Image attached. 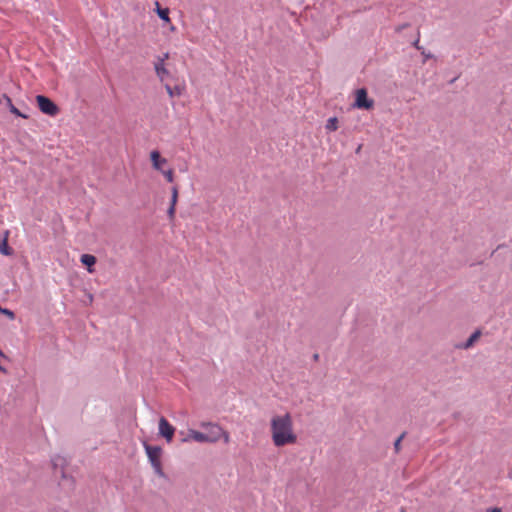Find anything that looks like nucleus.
<instances>
[{
	"label": "nucleus",
	"instance_id": "obj_1",
	"mask_svg": "<svg viewBox=\"0 0 512 512\" xmlns=\"http://www.w3.org/2000/svg\"><path fill=\"white\" fill-rule=\"evenodd\" d=\"M270 426L272 441L276 447L296 442L297 436L293 431V421L289 413L272 417Z\"/></svg>",
	"mask_w": 512,
	"mask_h": 512
},
{
	"label": "nucleus",
	"instance_id": "obj_2",
	"mask_svg": "<svg viewBox=\"0 0 512 512\" xmlns=\"http://www.w3.org/2000/svg\"><path fill=\"white\" fill-rule=\"evenodd\" d=\"M220 439L214 433H203L194 429H189L187 435L182 439V442L187 443L195 441L197 443H215Z\"/></svg>",
	"mask_w": 512,
	"mask_h": 512
},
{
	"label": "nucleus",
	"instance_id": "obj_3",
	"mask_svg": "<svg viewBox=\"0 0 512 512\" xmlns=\"http://www.w3.org/2000/svg\"><path fill=\"white\" fill-rule=\"evenodd\" d=\"M374 106V100L368 98V93L365 88H360L355 92V101L352 105L353 108L357 109H372Z\"/></svg>",
	"mask_w": 512,
	"mask_h": 512
},
{
	"label": "nucleus",
	"instance_id": "obj_4",
	"mask_svg": "<svg viewBox=\"0 0 512 512\" xmlns=\"http://www.w3.org/2000/svg\"><path fill=\"white\" fill-rule=\"evenodd\" d=\"M36 101H37L38 107L42 113L47 114L49 116H54L57 114V112H58L57 105L53 101H51L48 97L43 96V95H37Z\"/></svg>",
	"mask_w": 512,
	"mask_h": 512
},
{
	"label": "nucleus",
	"instance_id": "obj_5",
	"mask_svg": "<svg viewBox=\"0 0 512 512\" xmlns=\"http://www.w3.org/2000/svg\"><path fill=\"white\" fill-rule=\"evenodd\" d=\"M175 428L167 421L165 417H161L158 423V433L166 439L167 442H171L174 436Z\"/></svg>",
	"mask_w": 512,
	"mask_h": 512
},
{
	"label": "nucleus",
	"instance_id": "obj_6",
	"mask_svg": "<svg viewBox=\"0 0 512 512\" xmlns=\"http://www.w3.org/2000/svg\"><path fill=\"white\" fill-rule=\"evenodd\" d=\"M144 447L151 465L160 461L161 448L159 446L145 444Z\"/></svg>",
	"mask_w": 512,
	"mask_h": 512
},
{
	"label": "nucleus",
	"instance_id": "obj_7",
	"mask_svg": "<svg viewBox=\"0 0 512 512\" xmlns=\"http://www.w3.org/2000/svg\"><path fill=\"white\" fill-rule=\"evenodd\" d=\"M154 69L161 82H163L170 75V72L165 67V63H163V59H157V61L154 63Z\"/></svg>",
	"mask_w": 512,
	"mask_h": 512
},
{
	"label": "nucleus",
	"instance_id": "obj_8",
	"mask_svg": "<svg viewBox=\"0 0 512 512\" xmlns=\"http://www.w3.org/2000/svg\"><path fill=\"white\" fill-rule=\"evenodd\" d=\"M199 426L207 431V433H214V435L221 439L222 427L213 422H201Z\"/></svg>",
	"mask_w": 512,
	"mask_h": 512
},
{
	"label": "nucleus",
	"instance_id": "obj_9",
	"mask_svg": "<svg viewBox=\"0 0 512 512\" xmlns=\"http://www.w3.org/2000/svg\"><path fill=\"white\" fill-rule=\"evenodd\" d=\"M150 158L152 161L153 168L158 171H162V165L167 163V160L165 158H162L160 156V153L156 150L151 152Z\"/></svg>",
	"mask_w": 512,
	"mask_h": 512
},
{
	"label": "nucleus",
	"instance_id": "obj_10",
	"mask_svg": "<svg viewBox=\"0 0 512 512\" xmlns=\"http://www.w3.org/2000/svg\"><path fill=\"white\" fill-rule=\"evenodd\" d=\"M480 335H481V331L480 330H476L475 332H473L470 335V337L464 343H462L461 345H458V347L462 348V349H469V348H471L474 345V343L478 340Z\"/></svg>",
	"mask_w": 512,
	"mask_h": 512
},
{
	"label": "nucleus",
	"instance_id": "obj_11",
	"mask_svg": "<svg viewBox=\"0 0 512 512\" xmlns=\"http://www.w3.org/2000/svg\"><path fill=\"white\" fill-rule=\"evenodd\" d=\"M8 232H6L5 237L0 239V253L5 256H10L13 253V250L8 246L7 240Z\"/></svg>",
	"mask_w": 512,
	"mask_h": 512
},
{
	"label": "nucleus",
	"instance_id": "obj_12",
	"mask_svg": "<svg viewBox=\"0 0 512 512\" xmlns=\"http://www.w3.org/2000/svg\"><path fill=\"white\" fill-rule=\"evenodd\" d=\"M80 261L82 264L88 267L89 272H92L91 266L96 263V257L91 254H82Z\"/></svg>",
	"mask_w": 512,
	"mask_h": 512
},
{
	"label": "nucleus",
	"instance_id": "obj_13",
	"mask_svg": "<svg viewBox=\"0 0 512 512\" xmlns=\"http://www.w3.org/2000/svg\"><path fill=\"white\" fill-rule=\"evenodd\" d=\"M165 90L170 97L180 96L183 91L182 87H180V86L171 87L169 84H165Z\"/></svg>",
	"mask_w": 512,
	"mask_h": 512
},
{
	"label": "nucleus",
	"instance_id": "obj_14",
	"mask_svg": "<svg viewBox=\"0 0 512 512\" xmlns=\"http://www.w3.org/2000/svg\"><path fill=\"white\" fill-rule=\"evenodd\" d=\"M157 14L160 19H162L166 22L170 21L169 10L167 8H165V9L160 8L158 4H157Z\"/></svg>",
	"mask_w": 512,
	"mask_h": 512
},
{
	"label": "nucleus",
	"instance_id": "obj_15",
	"mask_svg": "<svg viewBox=\"0 0 512 512\" xmlns=\"http://www.w3.org/2000/svg\"><path fill=\"white\" fill-rule=\"evenodd\" d=\"M325 128L328 131H335L337 129V118L331 117L327 120Z\"/></svg>",
	"mask_w": 512,
	"mask_h": 512
},
{
	"label": "nucleus",
	"instance_id": "obj_16",
	"mask_svg": "<svg viewBox=\"0 0 512 512\" xmlns=\"http://www.w3.org/2000/svg\"><path fill=\"white\" fill-rule=\"evenodd\" d=\"M152 468L154 469V472L159 475L160 477H164L165 474L162 470V466H161V461L157 462V463H153L152 465Z\"/></svg>",
	"mask_w": 512,
	"mask_h": 512
},
{
	"label": "nucleus",
	"instance_id": "obj_17",
	"mask_svg": "<svg viewBox=\"0 0 512 512\" xmlns=\"http://www.w3.org/2000/svg\"><path fill=\"white\" fill-rule=\"evenodd\" d=\"M0 313L5 315L6 317H8L10 320H14L15 319V313L12 310H10V309L2 308L0 306Z\"/></svg>",
	"mask_w": 512,
	"mask_h": 512
},
{
	"label": "nucleus",
	"instance_id": "obj_18",
	"mask_svg": "<svg viewBox=\"0 0 512 512\" xmlns=\"http://www.w3.org/2000/svg\"><path fill=\"white\" fill-rule=\"evenodd\" d=\"M161 172L168 182H173L174 176H173V171L171 169L162 170Z\"/></svg>",
	"mask_w": 512,
	"mask_h": 512
},
{
	"label": "nucleus",
	"instance_id": "obj_19",
	"mask_svg": "<svg viewBox=\"0 0 512 512\" xmlns=\"http://www.w3.org/2000/svg\"><path fill=\"white\" fill-rule=\"evenodd\" d=\"M9 110L11 113H13L14 115H16L18 117L27 118V116L22 114L13 104L10 105Z\"/></svg>",
	"mask_w": 512,
	"mask_h": 512
},
{
	"label": "nucleus",
	"instance_id": "obj_20",
	"mask_svg": "<svg viewBox=\"0 0 512 512\" xmlns=\"http://www.w3.org/2000/svg\"><path fill=\"white\" fill-rule=\"evenodd\" d=\"M178 198V190L176 187L172 188L171 205L175 206Z\"/></svg>",
	"mask_w": 512,
	"mask_h": 512
},
{
	"label": "nucleus",
	"instance_id": "obj_21",
	"mask_svg": "<svg viewBox=\"0 0 512 512\" xmlns=\"http://www.w3.org/2000/svg\"><path fill=\"white\" fill-rule=\"evenodd\" d=\"M403 438H404V434L400 435V436L396 439V441L394 442V448H395V451H396V452H399V450H400V444H401V441H402V439H403Z\"/></svg>",
	"mask_w": 512,
	"mask_h": 512
},
{
	"label": "nucleus",
	"instance_id": "obj_22",
	"mask_svg": "<svg viewBox=\"0 0 512 512\" xmlns=\"http://www.w3.org/2000/svg\"><path fill=\"white\" fill-rule=\"evenodd\" d=\"M221 438H223V441H224V443H226V444H227V443H229V441H230V436H229V434H228L226 431H224L223 429H222Z\"/></svg>",
	"mask_w": 512,
	"mask_h": 512
},
{
	"label": "nucleus",
	"instance_id": "obj_23",
	"mask_svg": "<svg viewBox=\"0 0 512 512\" xmlns=\"http://www.w3.org/2000/svg\"><path fill=\"white\" fill-rule=\"evenodd\" d=\"M167 213H168V216H169L170 218H173V217H174V214H175V206L170 205V207H169V209H168Z\"/></svg>",
	"mask_w": 512,
	"mask_h": 512
},
{
	"label": "nucleus",
	"instance_id": "obj_24",
	"mask_svg": "<svg viewBox=\"0 0 512 512\" xmlns=\"http://www.w3.org/2000/svg\"><path fill=\"white\" fill-rule=\"evenodd\" d=\"M169 58V53L166 52L162 56H159L157 59H163V63Z\"/></svg>",
	"mask_w": 512,
	"mask_h": 512
},
{
	"label": "nucleus",
	"instance_id": "obj_25",
	"mask_svg": "<svg viewBox=\"0 0 512 512\" xmlns=\"http://www.w3.org/2000/svg\"><path fill=\"white\" fill-rule=\"evenodd\" d=\"M486 512H502L500 508L487 509Z\"/></svg>",
	"mask_w": 512,
	"mask_h": 512
},
{
	"label": "nucleus",
	"instance_id": "obj_26",
	"mask_svg": "<svg viewBox=\"0 0 512 512\" xmlns=\"http://www.w3.org/2000/svg\"><path fill=\"white\" fill-rule=\"evenodd\" d=\"M58 461H63V459L60 458V457H57V458L53 459V463H54L55 466L58 465Z\"/></svg>",
	"mask_w": 512,
	"mask_h": 512
},
{
	"label": "nucleus",
	"instance_id": "obj_27",
	"mask_svg": "<svg viewBox=\"0 0 512 512\" xmlns=\"http://www.w3.org/2000/svg\"><path fill=\"white\" fill-rule=\"evenodd\" d=\"M5 99L7 101V105L10 107V105H12L11 99L8 96H5Z\"/></svg>",
	"mask_w": 512,
	"mask_h": 512
},
{
	"label": "nucleus",
	"instance_id": "obj_28",
	"mask_svg": "<svg viewBox=\"0 0 512 512\" xmlns=\"http://www.w3.org/2000/svg\"><path fill=\"white\" fill-rule=\"evenodd\" d=\"M0 372L6 374L7 373V369L5 367H3L2 365H0Z\"/></svg>",
	"mask_w": 512,
	"mask_h": 512
},
{
	"label": "nucleus",
	"instance_id": "obj_29",
	"mask_svg": "<svg viewBox=\"0 0 512 512\" xmlns=\"http://www.w3.org/2000/svg\"><path fill=\"white\" fill-rule=\"evenodd\" d=\"M87 300H89V303L93 301V296L91 294L88 295Z\"/></svg>",
	"mask_w": 512,
	"mask_h": 512
},
{
	"label": "nucleus",
	"instance_id": "obj_30",
	"mask_svg": "<svg viewBox=\"0 0 512 512\" xmlns=\"http://www.w3.org/2000/svg\"><path fill=\"white\" fill-rule=\"evenodd\" d=\"M0 356L1 357H5L4 353L2 352V350L0 349Z\"/></svg>",
	"mask_w": 512,
	"mask_h": 512
},
{
	"label": "nucleus",
	"instance_id": "obj_31",
	"mask_svg": "<svg viewBox=\"0 0 512 512\" xmlns=\"http://www.w3.org/2000/svg\"><path fill=\"white\" fill-rule=\"evenodd\" d=\"M313 357H314L315 360H317L318 359V354H315Z\"/></svg>",
	"mask_w": 512,
	"mask_h": 512
},
{
	"label": "nucleus",
	"instance_id": "obj_32",
	"mask_svg": "<svg viewBox=\"0 0 512 512\" xmlns=\"http://www.w3.org/2000/svg\"><path fill=\"white\" fill-rule=\"evenodd\" d=\"M509 476H510V478L512 479V471L510 472Z\"/></svg>",
	"mask_w": 512,
	"mask_h": 512
}]
</instances>
